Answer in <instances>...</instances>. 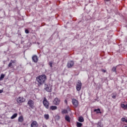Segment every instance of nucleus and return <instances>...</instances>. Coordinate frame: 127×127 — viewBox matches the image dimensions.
Wrapping results in <instances>:
<instances>
[{"label":"nucleus","instance_id":"obj_32","mask_svg":"<svg viewBox=\"0 0 127 127\" xmlns=\"http://www.w3.org/2000/svg\"><path fill=\"white\" fill-rule=\"evenodd\" d=\"M116 95H113L112 96L113 99H115L116 98Z\"/></svg>","mask_w":127,"mask_h":127},{"label":"nucleus","instance_id":"obj_9","mask_svg":"<svg viewBox=\"0 0 127 127\" xmlns=\"http://www.w3.org/2000/svg\"><path fill=\"white\" fill-rule=\"evenodd\" d=\"M54 104L56 106H58L60 104V100L58 98H56L54 100Z\"/></svg>","mask_w":127,"mask_h":127},{"label":"nucleus","instance_id":"obj_34","mask_svg":"<svg viewBox=\"0 0 127 127\" xmlns=\"http://www.w3.org/2000/svg\"><path fill=\"white\" fill-rule=\"evenodd\" d=\"M64 103H65V104H67V100H64Z\"/></svg>","mask_w":127,"mask_h":127},{"label":"nucleus","instance_id":"obj_19","mask_svg":"<svg viewBox=\"0 0 127 127\" xmlns=\"http://www.w3.org/2000/svg\"><path fill=\"white\" fill-rule=\"evenodd\" d=\"M44 117L45 120H49V115L48 114H45Z\"/></svg>","mask_w":127,"mask_h":127},{"label":"nucleus","instance_id":"obj_31","mask_svg":"<svg viewBox=\"0 0 127 127\" xmlns=\"http://www.w3.org/2000/svg\"><path fill=\"white\" fill-rule=\"evenodd\" d=\"M101 71L103 72V73H106V71L105 69H101Z\"/></svg>","mask_w":127,"mask_h":127},{"label":"nucleus","instance_id":"obj_14","mask_svg":"<svg viewBox=\"0 0 127 127\" xmlns=\"http://www.w3.org/2000/svg\"><path fill=\"white\" fill-rule=\"evenodd\" d=\"M64 119H65V121H66V122H67L68 123H70V117H69V116L66 115L64 117Z\"/></svg>","mask_w":127,"mask_h":127},{"label":"nucleus","instance_id":"obj_24","mask_svg":"<svg viewBox=\"0 0 127 127\" xmlns=\"http://www.w3.org/2000/svg\"><path fill=\"white\" fill-rule=\"evenodd\" d=\"M56 120H57V121H59V120H60V116H59V115H57L56 116Z\"/></svg>","mask_w":127,"mask_h":127},{"label":"nucleus","instance_id":"obj_22","mask_svg":"<svg viewBox=\"0 0 127 127\" xmlns=\"http://www.w3.org/2000/svg\"><path fill=\"white\" fill-rule=\"evenodd\" d=\"M62 113L64 114H68V111H67V110H63L62 111Z\"/></svg>","mask_w":127,"mask_h":127},{"label":"nucleus","instance_id":"obj_18","mask_svg":"<svg viewBox=\"0 0 127 127\" xmlns=\"http://www.w3.org/2000/svg\"><path fill=\"white\" fill-rule=\"evenodd\" d=\"M16 117H17V113H15L10 118V119L11 120H13V119H15V118H16Z\"/></svg>","mask_w":127,"mask_h":127},{"label":"nucleus","instance_id":"obj_33","mask_svg":"<svg viewBox=\"0 0 127 127\" xmlns=\"http://www.w3.org/2000/svg\"><path fill=\"white\" fill-rule=\"evenodd\" d=\"M2 92H3V90H0V94H1V93H2Z\"/></svg>","mask_w":127,"mask_h":127},{"label":"nucleus","instance_id":"obj_20","mask_svg":"<svg viewBox=\"0 0 127 127\" xmlns=\"http://www.w3.org/2000/svg\"><path fill=\"white\" fill-rule=\"evenodd\" d=\"M78 121L80 123H83V122H84V118H83V117H79Z\"/></svg>","mask_w":127,"mask_h":127},{"label":"nucleus","instance_id":"obj_23","mask_svg":"<svg viewBox=\"0 0 127 127\" xmlns=\"http://www.w3.org/2000/svg\"><path fill=\"white\" fill-rule=\"evenodd\" d=\"M77 127H82V123H80L79 122L77 123Z\"/></svg>","mask_w":127,"mask_h":127},{"label":"nucleus","instance_id":"obj_17","mask_svg":"<svg viewBox=\"0 0 127 127\" xmlns=\"http://www.w3.org/2000/svg\"><path fill=\"white\" fill-rule=\"evenodd\" d=\"M94 112H96V114H102V112H101V110L100 109H95Z\"/></svg>","mask_w":127,"mask_h":127},{"label":"nucleus","instance_id":"obj_10","mask_svg":"<svg viewBox=\"0 0 127 127\" xmlns=\"http://www.w3.org/2000/svg\"><path fill=\"white\" fill-rule=\"evenodd\" d=\"M32 59V61L34 62V63H37L38 61V57H37V56L36 55L33 56Z\"/></svg>","mask_w":127,"mask_h":127},{"label":"nucleus","instance_id":"obj_15","mask_svg":"<svg viewBox=\"0 0 127 127\" xmlns=\"http://www.w3.org/2000/svg\"><path fill=\"white\" fill-rule=\"evenodd\" d=\"M18 121L19 123H22L23 122V117L20 116L18 118Z\"/></svg>","mask_w":127,"mask_h":127},{"label":"nucleus","instance_id":"obj_11","mask_svg":"<svg viewBox=\"0 0 127 127\" xmlns=\"http://www.w3.org/2000/svg\"><path fill=\"white\" fill-rule=\"evenodd\" d=\"M37 122L36 121H33L31 125V127H37Z\"/></svg>","mask_w":127,"mask_h":127},{"label":"nucleus","instance_id":"obj_2","mask_svg":"<svg viewBox=\"0 0 127 127\" xmlns=\"http://www.w3.org/2000/svg\"><path fill=\"white\" fill-rule=\"evenodd\" d=\"M43 104L44 107H45L46 109H49V102L47 101L46 97L44 98Z\"/></svg>","mask_w":127,"mask_h":127},{"label":"nucleus","instance_id":"obj_12","mask_svg":"<svg viewBox=\"0 0 127 127\" xmlns=\"http://www.w3.org/2000/svg\"><path fill=\"white\" fill-rule=\"evenodd\" d=\"M95 125H97V127H104V125L102 124L101 122H98L96 123Z\"/></svg>","mask_w":127,"mask_h":127},{"label":"nucleus","instance_id":"obj_3","mask_svg":"<svg viewBox=\"0 0 127 127\" xmlns=\"http://www.w3.org/2000/svg\"><path fill=\"white\" fill-rule=\"evenodd\" d=\"M45 89L47 92H52V85L50 84L45 85Z\"/></svg>","mask_w":127,"mask_h":127},{"label":"nucleus","instance_id":"obj_16","mask_svg":"<svg viewBox=\"0 0 127 127\" xmlns=\"http://www.w3.org/2000/svg\"><path fill=\"white\" fill-rule=\"evenodd\" d=\"M50 110H52V111H55L57 109V106H52L50 108Z\"/></svg>","mask_w":127,"mask_h":127},{"label":"nucleus","instance_id":"obj_7","mask_svg":"<svg viewBox=\"0 0 127 127\" xmlns=\"http://www.w3.org/2000/svg\"><path fill=\"white\" fill-rule=\"evenodd\" d=\"M74 66V62L73 61H68L67 64V68H72Z\"/></svg>","mask_w":127,"mask_h":127},{"label":"nucleus","instance_id":"obj_25","mask_svg":"<svg viewBox=\"0 0 127 127\" xmlns=\"http://www.w3.org/2000/svg\"><path fill=\"white\" fill-rule=\"evenodd\" d=\"M116 70H117V68L116 67H114L112 68L113 72H116Z\"/></svg>","mask_w":127,"mask_h":127},{"label":"nucleus","instance_id":"obj_5","mask_svg":"<svg viewBox=\"0 0 127 127\" xmlns=\"http://www.w3.org/2000/svg\"><path fill=\"white\" fill-rule=\"evenodd\" d=\"M72 105H73V106H74V108L78 107V105H79V102L78 101V100H77L75 99H72Z\"/></svg>","mask_w":127,"mask_h":127},{"label":"nucleus","instance_id":"obj_4","mask_svg":"<svg viewBox=\"0 0 127 127\" xmlns=\"http://www.w3.org/2000/svg\"><path fill=\"white\" fill-rule=\"evenodd\" d=\"M82 88V83L81 82V81L78 80L77 83H76V89L77 91H80L81 90V88Z\"/></svg>","mask_w":127,"mask_h":127},{"label":"nucleus","instance_id":"obj_6","mask_svg":"<svg viewBox=\"0 0 127 127\" xmlns=\"http://www.w3.org/2000/svg\"><path fill=\"white\" fill-rule=\"evenodd\" d=\"M27 104L29 106L30 108L33 109L34 108V102L32 100H30L28 101Z\"/></svg>","mask_w":127,"mask_h":127},{"label":"nucleus","instance_id":"obj_1","mask_svg":"<svg viewBox=\"0 0 127 127\" xmlns=\"http://www.w3.org/2000/svg\"><path fill=\"white\" fill-rule=\"evenodd\" d=\"M47 80V77L46 75L43 74L40 76H38L36 77V81L38 82V86H41V85H43L45 81Z\"/></svg>","mask_w":127,"mask_h":127},{"label":"nucleus","instance_id":"obj_28","mask_svg":"<svg viewBox=\"0 0 127 127\" xmlns=\"http://www.w3.org/2000/svg\"><path fill=\"white\" fill-rule=\"evenodd\" d=\"M126 118H122L121 119V121H122L123 122H125L126 121Z\"/></svg>","mask_w":127,"mask_h":127},{"label":"nucleus","instance_id":"obj_35","mask_svg":"<svg viewBox=\"0 0 127 127\" xmlns=\"http://www.w3.org/2000/svg\"><path fill=\"white\" fill-rule=\"evenodd\" d=\"M106 1H109L110 0H105Z\"/></svg>","mask_w":127,"mask_h":127},{"label":"nucleus","instance_id":"obj_26","mask_svg":"<svg viewBox=\"0 0 127 127\" xmlns=\"http://www.w3.org/2000/svg\"><path fill=\"white\" fill-rule=\"evenodd\" d=\"M15 62H16V61L15 60H14V61L11 60V61H10V63H11L12 64V63L14 64V63H15Z\"/></svg>","mask_w":127,"mask_h":127},{"label":"nucleus","instance_id":"obj_30","mask_svg":"<svg viewBox=\"0 0 127 127\" xmlns=\"http://www.w3.org/2000/svg\"><path fill=\"white\" fill-rule=\"evenodd\" d=\"M25 33L28 34V33H29V31H28V30L26 29V30H25Z\"/></svg>","mask_w":127,"mask_h":127},{"label":"nucleus","instance_id":"obj_27","mask_svg":"<svg viewBox=\"0 0 127 127\" xmlns=\"http://www.w3.org/2000/svg\"><path fill=\"white\" fill-rule=\"evenodd\" d=\"M49 65H50V66L51 67V68H52V67H53L52 62H49Z\"/></svg>","mask_w":127,"mask_h":127},{"label":"nucleus","instance_id":"obj_21","mask_svg":"<svg viewBox=\"0 0 127 127\" xmlns=\"http://www.w3.org/2000/svg\"><path fill=\"white\" fill-rule=\"evenodd\" d=\"M4 76L5 75L1 73L0 76V81H2V79H3V78H4Z\"/></svg>","mask_w":127,"mask_h":127},{"label":"nucleus","instance_id":"obj_13","mask_svg":"<svg viewBox=\"0 0 127 127\" xmlns=\"http://www.w3.org/2000/svg\"><path fill=\"white\" fill-rule=\"evenodd\" d=\"M121 107L123 110H127V104L125 105V104L122 103L121 104Z\"/></svg>","mask_w":127,"mask_h":127},{"label":"nucleus","instance_id":"obj_8","mask_svg":"<svg viewBox=\"0 0 127 127\" xmlns=\"http://www.w3.org/2000/svg\"><path fill=\"white\" fill-rule=\"evenodd\" d=\"M24 102H25V99L23 97H19L17 99V102H18V104H21V103Z\"/></svg>","mask_w":127,"mask_h":127},{"label":"nucleus","instance_id":"obj_29","mask_svg":"<svg viewBox=\"0 0 127 127\" xmlns=\"http://www.w3.org/2000/svg\"><path fill=\"white\" fill-rule=\"evenodd\" d=\"M12 66V64L10 62V63L8 64V67H11Z\"/></svg>","mask_w":127,"mask_h":127}]
</instances>
